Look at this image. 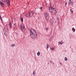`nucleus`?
Instances as JSON below:
<instances>
[{
	"instance_id": "9b49d317",
	"label": "nucleus",
	"mask_w": 76,
	"mask_h": 76,
	"mask_svg": "<svg viewBox=\"0 0 76 76\" xmlns=\"http://www.w3.org/2000/svg\"><path fill=\"white\" fill-rule=\"evenodd\" d=\"M53 36H52L50 38V39L49 40L50 41H51L52 40V39H53Z\"/></svg>"
},
{
	"instance_id": "9d476101",
	"label": "nucleus",
	"mask_w": 76,
	"mask_h": 76,
	"mask_svg": "<svg viewBox=\"0 0 76 76\" xmlns=\"http://www.w3.org/2000/svg\"><path fill=\"white\" fill-rule=\"evenodd\" d=\"M9 26L10 27V28L11 29L12 28V24H11V23H9Z\"/></svg>"
},
{
	"instance_id": "a211bd4d",
	"label": "nucleus",
	"mask_w": 76,
	"mask_h": 76,
	"mask_svg": "<svg viewBox=\"0 0 76 76\" xmlns=\"http://www.w3.org/2000/svg\"><path fill=\"white\" fill-rule=\"evenodd\" d=\"M70 11L71 13H73V11L72 10V9L70 10Z\"/></svg>"
},
{
	"instance_id": "f257e3e1",
	"label": "nucleus",
	"mask_w": 76,
	"mask_h": 76,
	"mask_svg": "<svg viewBox=\"0 0 76 76\" xmlns=\"http://www.w3.org/2000/svg\"><path fill=\"white\" fill-rule=\"evenodd\" d=\"M30 36L34 40L38 38V35L34 29L31 28L30 30Z\"/></svg>"
},
{
	"instance_id": "c85d7f7f",
	"label": "nucleus",
	"mask_w": 76,
	"mask_h": 76,
	"mask_svg": "<svg viewBox=\"0 0 76 76\" xmlns=\"http://www.w3.org/2000/svg\"><path fill=\"white\" fill-rule=\"evenodd\" d=\"M53 19H54V18H53Z\"/></svg>"
},
{
	"instance_id": "f03ea898",
	"label": "nucleus",
	"mask_w": 76,
	"mask_h": 76,
	"mask_svg": "<svg viewBox=\"0 0 76 76\" xmlns=\"http://www.w3.org/2000/svg\"><path fill=\"white\" fill-rule=\"evenodd\" d=\"M49 10L52 15H55L56 14V9L51 7H49Z\"/></svg>"
},
{
	"instance_id": "dca6fc26",
	"label": "nucleus",
	"mask_w": 76,
	"mask_h": 76,
	"mask_svg": "<svg viewBox=\"0 0 76 76\" xmlns=\"http://www.w3.org/2000/svg\"><path fill=\"white\" fill-rule=\"evenodd\" d=\"M33 75H35V71H33Z\"/></svg>"
},
{
	"instance_id": "6ab92c4d",
	"label": "nucleus",
	"mask_w": 76,
	"mask_h": 76,
	"mask_svg": "<svg viewBox=\"0 0 76 76\" xmlns=\"http://www.w3.org/2000/svg\"><path fill=\"white\" fill-rule=\"evenodd\" d=\"M15 44H12V45H11V47H14V46H15Z\"/></svg>"
},
{
	"instance_id": "f8f14e48",
	"label": "nucleus",
	"mask_w": 76,
	"mask_h": 76,
	"mask_svg": "<svg viewBox=\"0 0 76 76\" xmlns=\"http://www.w3.org/2000/svg\"><path fill=\"white\" fill-rule=\"evenodd\" d=\"M37 54L38 56H39V54H40V52L38 51L37 53Z\"/></svg>"
},
{
	"instance_id": "20e7f679",
	"label": "nucleus",
	"mask_w": 76,
	"mask_h": 76,
	"mask_svg": "<svg viewBox=\"0 0 76 76\" xmlns=\"http://www.w3.org/2000/svg\"><path fill=\"white\" fill-rule=\"evenodd\" d=\"M69 6H73V2L72 1H70L69 2Z\"/></svg>"
},
{
	"instance_id": "2eb2a0df",
	"label": "nucleus",
	"mask_w": 76,
	"mask_h": 76,
	"mask_svg": "<svg viewBox=\"0 0 76 76\" xmlns=\"http://www.w3.org/2000/svg\"><path fill=\"white\" fill-rule=\"evenodd\" d=\"M64 60L65 61H67V58L66 57H65L64 58Z\"/></svg>"
},
{
	"instance_id": "a878e982",
	"label": "nucleus",
	"mask_w": 76,
	"mask_h": 76,
	"mask_svg": "<svg viewBox=\"0 0 76 76\" xmlns=\"http://www.w3.org/2000/svg\"><path fill=\"white\" fill-rule=\"evenodd\" d=\"M42 7H41L40 8V9H41V10H42Z\"/></svg>"
},
{
	"instance_id": "39448f33",
	"label": "nucleus",
	"mask_w": 76,
	"mask_h": 76,
	"mask_svg": "<svg viewBox=\"0 0 76 76\" xmlns=\"http://www.w3.org/2000/svg\"><path fill=\"white\" fill-rule=\"evenodd\" d=\"M30 16H31V13H27L26 15V17H29Z\"/></svg>"
},
{
	"instance_id": "c756f323",
	"label": "nucleus",
	"mask_w": 76,
	"mask_h": 76,
	"mask_svg": "<svg viewBox=\"0 0 76 76\" xmlns=\"http://www.w3.org/2000/svg\"><path fill=\"white\" fill-rule=\"evenodd\" d=\"M14 25H15V24H14Z\"/></svg>"
},
{
	"instance_id": "1a4fd4ad",
	"label": "nucleus",
	"mask_w": 76,
	"mask_h": 76,
	"mask_svg": "<svg viewBox=\"0 0 76 76\" xmlns=\"http://www.w3.org/2000/svg\"><path fill=\"white\" fill-rule=\"evenodd\" d=\"M21 21L22 22H23V18H21Z\"/></svg>"
},
{
	"instance_id": "7c9ffc66",
	"label": "nucleus",
	"mask_w": 76,
	"mask_h": 76,
	"mask_svg": "<svg viewBox=\"0 0 76 76\" xmlns=\"http://www.w3.org/2000/svg\"><path fill=\"white\" fill-rule=\"evenodd\" d=\"M4 29H5V28H4Z\"/></svg>"
},
{
	"instance_id": "4be33fe9",
	"label": "nucleus",
	"mask_w": 76,
	"mask_h": 76,
	"mask_svg": "<svg viewBox=\"0 0 76 76\" xmlns=\"http://www.w3.org/2000/svg\"><path fill=\"white\" fill-rule=\"evenodd\" d=\"M67 2H66L65 3V6H66V5H67Z\"/></svg>"
},
{
	"instance_id": "412c9836",
	"label": "nucleus",
	"mask_w": 76,
	"mask_h": 76,
	"mask_svg": "<svg viewBox=\"0 0 76 76\" xmlns=\"http://www.w3.org/2000/svg\"><path fill=\"white\" fill-rule=\"evenodd\" d=\"M0 19H1V20L2 21V19L1 18V16L0 15Z\"/></svg>"
},
{
	"instance_id": "393cba45",
	"label": "nucleus",
	"mask_w": 76,
	"mask_h": 76,
	"mask_svg": "<svg viewBox=\"0 0 76 76\" xmlns=\"http://www.w3.org/2000/svg\"><path fill=\"white\" fill-rule=\"evenodd\" d=\"M52 20V19H50V22H52V21H51V20Z\"/></svg>"
},
{
	"instance_id": "bb28decb",
	"label": "nucleus",
	"mask_w": 76,
	"mask_h": 76,
	"mask_svg": "<svg viewBox=\"0 0 76 76\" xmlns=\"http://www.w3.org/2000/svg\"><path fill=\"white\" fill-rule=\"evenodd\" d=\"M4 35H6V34L4 33Z\"/></svg>"
},
{
	"instance_id": "b1692460",
	"label": "nucleus",
	"mask_w": 76,
	"mask_h": 76,
	"mask_svg": "<svg viewBox=\"0 0 76 76\" xmlns=\"http://www.w3.org/2000/svg\"><path fill=\"white\" fill-rule=\"evenodd\" d=\"M45 28L46 29V30H48V29H47V28Z\"/></svg>"
},
{
	"instance_id": "7ed1b4c3",
	"label": "nucleus",
	"mask_w": 76,
	"mask_h": 76,
	"mask_svg": "<svg viewBox=\"0 0 76 76\" xmlns=\"http://www.w3.org/2000/svg\"><path fill=\"white\" fill-rule=\"evenodd\" d=\"M44 16L45 17V19L46 20H48V19L49 18V16H48V14L47 12H46L44 13Z\"/></svg>"
},
{
	"instance_id": "5701e85b",
	"label": "nucleus",
	"mask_w": 76,
	"mask_h": 76,
	"mask_svg": "<svg viewBox=\"0 0 76 76\" xmlns=\"http://www.w3.org/2000/svg\"><path fill=\"white\" fill-rule=\"evenodd\" d=\"M63 43L61 42H59V44H62Z\"/></svg>"
},
{
	"instance_id": "4468645a",
	"label": "nucleus",
	"mask_w": 76,
	"mask_h": 76,
	"mask_svg": "<svg viewBox=\"0 0 76 76\" xmlns=\"http://www.w3.org/2000/svg\"><path fill=\"white\" fill-rule=\"evenodd\" d=\"M72 30L73 31V32L75 31V29L74 28H72Z\"/></svg>"
},
{
	"instance_id": "ddd939ff",
	"label": "nucleus",
	"mask_w": 76,
	"mask_h": 76,
	"mask_svg": "<svg viewBox=\"0 0 76 76\" xmlns=\"http://www.w3.org/2000/svg\"><path fill=\"white\" fill-rule=\"evenodd\" d=\"M7 3H8V4H9L10 3V2H9V0H5Z\"/></svg>"
},
{
	"instance_id": "423d86ee",
	"label": "nucleus",
	"mask_w": 76,
	"mask_h": 76,
	"mask_svg": "<svg viewBox=\"0 0 76 76\" xmlns=\"http://www.w3.org/2000/svg\"><path fill=\"white\" fill-rule=\"evenodd\" d=\"M20 27L21 28H22V29H23L24 28V25H23V24L21 23L20 25Z\"/></svg>"
},
{
	"instance_id": "6e6552de",
	"label": "nucleus",
	"mask_w": 76,
	"mask_h": 76,
	"mask_svg": "<svg viewBox=\"0 0 76 76\" xmlns=\"http://www.w3.org/2000/svg\"><path fill=\"white\" fill-rule=\"evenodd\" d=\"M55 48H56L55 47H53L50 48V49H51V50H52V51H54V50H55Z\"/></svg>"
},
{
	"instance_id": "0eeeda50",
	"label": "nucleus",
	"mask_w": 76,
	"mask_h": 76,
	"mask_svg": "<svg viewBox=\"0 0 76 76\" xmlns=\"http://www.w3.org/2000/svg\"><path fill=\"white\" fill-rule=\"evenodd\" d=\"M0 4H1V6H4V3L2 2V1H0Z\"/></svg>"
},
{
	"instance_id": "aec40b11",
	"label": "nucleus",
	"mask_w": 76,
	"mask_h": 76,
	"mask_svg": "<svg viewBox=\"0 0 76 76\" xmlns=\"http://www.w3.org/2000/svg\"><path fill=\"white\" fill-rule=\"evenodd\" d=\"M50 63H53V61H51V60H50Z\"/></svg>"
},
{
	"instance_id": "cd10ccee",
	"label": "nucleus",
	"mask_w": 76,
	"mask_h": 76,
	"mask_svg": "<svg viewBox=\"0 0 76 76\" xmlns=\"http://www.w3.org/2000/svg\"><path fill=\"white\" fill-rule=\"evenodd\" d=\"M48 63H49V62H48Z\"/></svg>"
},
{
	"instance_id": "f3484780",
	"label": "nucleus",
	"mask_w": 76,
	"mask_h": 76,
	"mask_svg": "<svg viewBox=\"0 0 76 76\" xmlns=\"http://www.w3.org/2000/svg\"><path fill=\"white\" fill-rule=\"evenodd\" d=\"M49 45H47V48H49Z\"/></svg>"
}]
</instances>
